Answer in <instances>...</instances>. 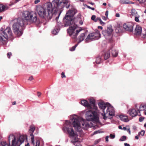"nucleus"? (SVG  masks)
<instances>
[{
	"label": "nucleus",
	"instance_id": "obj_37",
	"mask_svg": "<svg viewBox=\"0 0 146 146\" xmlns=\"http://www.w3.org/2000/svg\"><path fill=\"white\" fill-rule=\"evenodd\" d=\"M78 44H76L74 46H72L71 48H70V50L71 51H73L76 48V46H78Z\"/></svg>",
	"mask_w": 146,
	"mask_h": 146
},
{
	"label": "nucleus",
	"instance_id": "obj_60",
	"mask_svg": "<svg viewBox=\"0 0 146 146\" xmlns=\"http://www.w3.org/2000/svg\"><path fill=\"white\" fill-rule=\"evenodd\" d=\"M127 128L126 127H123L122 129L124 130H127Z\"/></svg>",
	"mask_w": 146,
	"mask_h": 146
},
{
	"label": "nucleus",
	"instance_id": "obj_16",
	"mask_svg": "<svg viewBox=\"0 0 146 146\" xmlns=\"http://www.w3.org/2000/svg\"><path fill=\"white\" fill-rule=\"evenodd\" d=\"M88 100L91 106L90 110H97L98 108L95 104L96 101L93 98H91L88 99Z\"/></svg>",
	"mask_w": 146,
	"mask_h": 146
},
{
	"label": "nucleus",
	"instance_id": "obj_44",
	"mask_svg": "<svg viewBox=\"0 0 146 146\" xmlns=\"http://www.w3.org/2000/svg\"><path fill=\"white\" fill-rule=\"evenodd\" d=\"M102 19L104 20H105V21H106L107 20V19H108V17H105V16H102Z\"/></svg>",
	"mask_w": 146,
	"mask_h": 146
},
{
	"label": "nucleus",
	"instance_id": "obj_63",
	"mask_svg": "<svg viewBox=\"0 0 146 146\" xmlns=\"http://www.w3.org/2000/svg\"><path fill=\"white\" fill-rule=\"evenodd\" d=\"M75 146H82L81 145H80V144H77Z\"/></svg>",
	"mask_w": 146,
	"mask_h": 146
},
{
	"label": "nucleus",
	"instance_id": "obj_2",
	"mask_svg": "<svg viewBox=\"0 0 146 146\" xmlns=\"http://www.w3.org/2000/svg\"><path fill=\"white\" fill-rule=\"evenodd\" d=\"M24 20L21 18H18L15 20V22L13 24V27L15 34L19 37L23 33V28L24 25Z\"/></svg>",
	"mask_w": 146,
	"mask_h": 146
},
{
	"label": "nucleus",
	"instance_id": "obj_23",
	"mask_svg": "<svg viewBox=\"0 0 146 146\" xmlns=\"http://www.w3.org/2000/svg\"><path fill=\"white\" fill-rule=\"evenodd\" d=\"M109 51L111 52V54L113 56L116 57L118 55V51L116 50L114 48H112L109 50Z\"/></svg>",
	"mask_w": 146,
	"mask_h": 146
},
{
	"label": "nucleus",
	"instance_id": "obj_17",
	"mask_svg": "<svg viewBox=\"0 0 146 146\" xmlns=\"http://www.w3.org/2000/svg\"><path fill=\"white\" fill-rule=\"evenodd\" d=\"M133 25L131 23H126L123 26L124 29L126 31L132 32L133 30Z\"/></svg>",
	"mask_w": 146,
	"mask_h": 146
},
{
	"label": "nucleus",
	"instance_id": "obj_19",
	"mask_svg": "<svg viewBox=\"0 0 146 146\" xmlns=\"http://www.w3.org/2000/svg\"><path fill=\"white\" fill-rule=\"evenodd\" d=\"M8 38L5 35L1 32L0 33V44H7Z\"/></svg>",
	"mask_w": 146,
	"mask_h": 146
},
{
	"label": "nucleus",
	"instance_id": "obj_8",
	"mask_svg": "<svg viewBox=\"0 0 146 146\" xmlns=\"http://www.w3.org/2000/svg\"><path fill=\"white\" fill-rule=\"evenodd\" d=\"M115 110L113 107L110 104L107 107V108L104 111V113L102 115L103 117V119L106 120L109 116H113L114 115Z\"/></svg>",
	"mask_w": 146,
	"mask_h": 146
},
{
	"label": "nucleus",
	"instance_id": "obj_45",
	"mask_svg": "<svg viewBox=\"0 0 146 146\" xmlns=\"http://www.w3.org/2000/svg\"><path fill=\"white\" fill-rule=\"evenodd\" d=\"M96 16L94 15H93L91 17V19L94 21L95 22V20H96Z\"/></svg>",
	"mask_w": 146,
	"mask_h": 146
},
{
	"label": "nucleus",
	"instance_id": "obj_1",
	"mask_svg": "<svg viewBox=\"0 0 146 146\" xmlns=\"http://www.w3.org/2000/svg\"><path fill=\"white\" fill-rule=\"evenodd\" d=\"M70 119L71 123L68 121H66L62 130L65 132H67L73 142H78V137H81L83 135L82 128L86 129L89 125L85 119L75 114L70 115Z\"/></svg>",
	"mask_w": 146,
	"mask_h": 146
},
{
	"label": "nucleus",
	"instance_id": "obj_52",
	"mask_svg": "<svg viewBox=\"0 0 146 146\" xmlns=\"http://www.w3.org/2000/svg\"><path fill=\"white\" fill-rule=\"evenodd\" d=\"M33 76H31L29 77V78L28 79V80H29V81H31L33 80Z\"/></svg>",
	"mask_w": 146,
	"mask_h": 146
},
{
	"label": "nucleus",
	"instance_id": "obj_24",
	"mask_svg": "<svg viewBox=\"0 0 146 146\" xmlns=\"http://www.w3.org/2000/svg\"><path fill=\"white\" fill-rule=\"evenodd\" d=\"M119 117L121 120L122 121L127 122L129 121L128 117L127 115L123 114H121L120 115Z\"/></svg>",
	"mask_w": 146,
	"mask_h": 146
},
{
	"label": "nucleus",
	"instance_id": "obj_4",
	"mask_svg": "<svg viewBox=\"0 0 146 146\" xmlns=\"http://www.w3.org/2000/svg\"><path fill=\"white\" fill-rule=\"evenodd\" d=\"M97 110H90L86 112L85 117L88 121H90L94 122H97L98 121V117L97 112Z\"/></svg>",
	"mask_w": 146,
	"mask_h": 146
},
{
	"label": "nucleus",
	"instance_id": "obj_42",
	"mask_svg": "<svg viewBox=\"0 0 146 146\" xmlns=\"http://www.w3.org/2000/svg\"><path fill=\"white\" fill-rule=\"evenodd\" d=\"M85 5L89 9H90L93 11H94L95 10V8H94L91 7H90V6H88L87 5Z\"/></svg>",
	"mask_w": 146,
	"mask_h": 146
},
{
	"label": "nucleus",
	"instance_id": "obj_59",
	"mask_svg": "<svg viewBox=\"0 0 146 146\" xmlns=\"http://www.w3.org/2000/svg\"><path fill=\"white\" fill-rule=\"evenodd\" d=\"M41 94V93L40 92H38L37 93V96H38L39 97V96H40Z\"/></svg>",
	"mask_w": 146,
	"mask_h": 146
},
{
	"label": "nucleus",
	"instance_id": "obj_62",
	"mask_svg": "<svg viewBox=\"0 0 146 146\" xmlns=\"http://www.w3.org/2000/svg\"><path fill=\"white\" fill-rule=\"evenodd\" d=\"M79 23L81 25H82L83 24V22H82V21H80L79 22Z\"/></svg>",
	"mask_w": 146,
	"mask_h": 146
},
{
	"label": "nucleus",
	"instance_id": "obj_56",
	"mask_svg": "<svg viewBox=\"0 0 146 146\" xmlns=\"http://www.w3.org/2000/svg\"><path fill=\"white\" fill-rule=\"evenodd\" d=\"M144 118L142 117H140L139 119V121L140 122H141L143 121L144 120Z\"/></svg>",
	"mask_w": 146,
	"mask_h": 146
},
{
	"label": "nucleus",
	"instance_id": "obj_27",
	"mask_svg": "<svg viewBox=\"0 0 146 146\" xmlns=\"http://www.w3.org/2000/svg\"><path fill=\"white\" fill-rule=\"evenodd\" d=\"M103 58L105 60H107L109 58L110 56V53L109 51L103 52V53L101 54Z\"/></svg>",
	"mask_w": 146,
	"mask_h": 146
},
{
	"label": "nucleus",
	"instance_id": "obj_30",
	"mask_svg": "<svg viewBox=\"0 0 146 146\" xmlns=\"http://www.w3.org/2000/svg\"><path fill=\"white\" fill-rule=\"evenodd\" d=\"M93 33L94 34V35L96 40L100 38V34L99 31L97 30L96 32Z\"/></svg>",
	"mask_w": 146,
	"mask_h": 146
},
{
	"label": "nucleus",
	"instance_id": "obj_29",
	"mask_svg": "<svg viewBox=\"0 0 146 146\" xmlns=\"http://www.w3.org/2000/svg\"><path fill=\"white\" fill-rule=\"evenodd\" d=\"M103 58L101 54H100L96 58V62L97 64H100L103 60Z\"/></svg>",
	"mask_w": 146,
	"mask_h": 146
},
{
	"label": "nucleus",
	"instance_id": "obj_7",
	"mask_svg": "<svg viewBox=\"0 0 146 146\" xmlns=\"http://www.w3.org/2000/svg\"><path fill=\"white\" fill-rule=\"evenodd\" d=\"M45 8L47 10L48 15H56L58 11V8L55 7L54 5L50 2L46 3L44 4Z\"/></svg>",
	"mask_w": 146,
	"mask_h": 146
},
{
	"label": "nucleus",
	"instance_id": "obj_20",
	"mask_svg": "<svg viewBox=\"0 0 146 146\" xmlns=\"http://www.w3.org/2000/svg\"><path fill=\"white\" fill-rule=\"evenodd\" d=\"M64 25H62L61 23H58L57 24V26L56 27L55 29L53 30L52 31V33L54 35H56L59 32L60 28L62 27Z\"/></svg>",
	"mask_w": 146,
	"mask_h": 146
},
{
	"label": "nucleus",
	"instance_id": "obj_35",
	"mask_svg": "<svg viewBox=\"0 0 146 146\" xmlns=\"http://www.w3.org/2000/svg\"><path fill=\"white\" fill-rule=\"evenodd\" d=\"M131 13L134 16L138 14L137 11L134 9H133L131 10Z\"/></svg>",
	"mask_w": 146,
	"mask_h": 146
},
{
	"label": "nucleus",
	"instance_id": "obj_28",
	"mask_svg": "<svg viewBox=\"0 0 146 146\" xmlns=\"http://www.w3.org/2000/svg\"><path fill=\"white\" fill-rule=\"evenodd\" d=\"M135 32L137 35L140 34L142 32L141 27L138 25H137L135 29Z\"/></svg>",
	"mask_w": 146,
	"mask_h": 146
},
{
	"label": "nucleus",
	"instance_id": "obj_18",
	"mask_svg": "<svg viewBox=\"0 0 146 146\" xmlns=\"http://www.w3.org/2000/svg\"><path fill=\"white\" fill-rule=\"evenodd\" d=\"M110 104L108 103H105L103 102H99L98 104L100 108L102 111L103 113L107 108V107Z\"/></svg>",
	"mask_w": 146,
	"mask_h": 146
},
{
	"label": "nucleus",
	"instance_id": "obj_48",
	"mask_svg": "<svg viewBox=\"0 0 146 146\" xmlns=\"http://www.w3.org/2000/svg\"><path fill=\"white\" fill-rule=\"evenodd\" d=\"M109 137V136H108V135L106 137L105 139H106V142H108V141H109V140H108Z\"/></svg>",
	"mask_w": 146,
	"mask_h": 146
},
{
	"label": "nucleus",
	"instance_id": "obj_15",
	"mask_svg": "<svg viewBox=\"0 0 146 146\" xmlns=\"http://www.w3.org/2000/svg\"><path fill=\"white\" fill-rule=\"evenodd\" d=\"M1 32L8 39L11 38L13 36L12 31L9 27H7Z\"/></svg>",
	"mask_w": 146,
	"mask_h": 146
},
{
	"label": "nucleus",
	"instance_id": "obj_46",
	"mask_svg": "<svg viewBox=\"0 0 146 146\" xmlns=\"http://www.w3.org/2000/svg\"><path fill=\"white\" fill-rule=\"evenodd\" d=\"M126 127H127V131L129 132V134H131L130 131V128L129 127V126H127Z\"/></svg>",
	"mask_w": 146,
	"mask_h": 146
},
{
	"label": "nucleus",
	"instance_id": "obj_5",
	"mask_svg": "<svg viewBox=\"0 0 146 146\" xmlns=\"http://www.w3.org/2000/svg\"><path fill=\"white\" fill-rule=\"evenodd\" d=\"M82 30L81 27H78L76 25L74 24L67 29V32L72 38L75 39L78 33Z\"/></svg>",
	"mask_w": 146,
	"mask_h": 146
},
{
	"label": "nucleus",
	"instance_id": "obj_55",
	"mask_svg": "<svg viewBox=\"0 0 146 146\" xmlns=\"http://www.w3.org/2000/svg\"><path fill=\"white\" fill-rule=\"evenodd\" d=\"M105 15L107 17H108V11H106L105 13Z\"/></svg>",
	"mask_w": 146,
	"mask_h": 146
},
{
	"label": "nucleus",
	"instance_id": "obj_12",
	"mask_svg": "<svg viewBox=\"0 0 146 146\" xmlns=\"http://www.w3.org/2000/svg\"><path fill=\"white\" fill-rule=\"evenodd\" d=\"M36 10L38 15L41 17L44 18L47 16L46 9L42 6H37Z\"/></svg>",
	"mask_w": 146,
	"mask_h": 146
},
{
	"label": "nucleus",
	"instance_id": "obj_39",
	"mask_svg": "<svg viewBox=\"0 0 146 146\" xmlns=\"http://www.w3.org/2000/svg\"><path fill=\"white\" fill-rule=\"evenodd\" d=\"M145 131L144 130H142L141 132L139 133V135H141L142 136H143L145 134Z\"/></svg>",
	"mask_w": 146,
	"mask_h": 146
},
{
	"label": "nucleus",
	"instance_id": "obj_40",
	"mask_svg": "<svg viewBox=\"0 0 146 146\" xmlns=\"http://www.w3.org/2000/svg\"><path fill=\"white\" fill-rule=\"evenodd\" d=\"M109 137H110L111 139H113L115 138V135L114 134H110Z\"/></svg>",
	"mask_w": 146,
	"mask_h": 146
},
{
	"label": "nucleus",
	"instance_id": "obj_22",
	"mask_svg": "<svg viewBox=\"0 0 146 146\" xmlns=\"http://www.w3.org/2000/svg\"><path fill=\"white\" fill-rule=\"evenodd\" d=\"M81 104L83 106L87 108L89 110H90L91 105L88 102L85 100H82L81 101Z\"/></svg>",
	"mask_w": 146,
	"mask_h": 146
},
{
	"label": "nucleus",
	"instance_id": "obj_3",
	"mask_svg": "<svg viewBox=\"0 0 146 146\" xmlns=\"http://www.w3.org/2000/svg\"><path fill=\"white\" fill-rule=\"evenodd\" d=\"M22 16L24 19L31 23H35L38 20L36 15L33 12L25 11L22 13Z\"/></svg>",
	"mask_w": 146,
	"mask_h": 146
},
{
	"label": "nucleus",
	"instance_id": "obj_13",
	"mask_svg": "<svg viewBox=\"0 0 146 146\" xmlns=\"http://www.w3.org/2000/svg\"><path fill=\"white\" fill-rule=\"evenodd\" d=\"M139 110H137L134 108H131L129 109L127 111V113L132 117H135L137 115L139 116H141L142 113L139 112Z\"/></svg>",
	"mask_w": 146,
	"mask_h": 146
},
{
	"label": "nucleus",
	"instance_id": "obj_50",
	"mask_svg": "<svg viewBox=\"0 0 146 146\" xmlns=\"http://www.w3.org/2000/svg\"><path fill=\"white\" fill-rule=\"evenodd\" d=\"M99 21L100 22V24H101L102 25H105V23L103 22L102 21V20H100V21Z\"/></svg>",
	"mask_w": 146,
	"mask_h": 146
},
{
	"label": "nucleus",
	"instance_id": "obj_10",
	"mask_svg": "<svg viewBox=\"0 0 146 146\" xmlns=\"http://www.w3.org/2000/svg\"><path fill=\"white\" fill-rule=\"evenodd\" d=\"M60 2V0H54L53 1V4L55 7H57L58 10L61 9L64 7L65 5L68 3L67 0H62Z\"/></svg>",
	"mask_w": 146,
	"mask_h": 146
},
{
	"label": "nucleus",
	"instance_id": "obj_31",
	"mask_svg": "<svg viewBox=\"0 0 146 146\" xmlns=\"http://www.w3.org/2000/svg\"><path fill=\"white\" fill-rule=\"evenodd\" d=\"M85 33H84L81 34L79 38V41L78 42V44L84 40L85 37Z\"/></svg>",
	"mask_w": 146,
	"mask_h": 146
},
{
	"label": "nucleus",
	"instance_id": "obj_64",
	"mask_svg": "<svg viewBox=\"0 0 146 146\" xmlns=\"http://www.w3.org/2000/svg\"><path fill=\"white\" fill-rule=\"evenodd\" d=\"M25 146H30L29 143H27V144Z\"/></svg>",
	"mask_w": 146,
	"mask_h": 146
},
{
	"label": "nucleus",
	"instance_id": "obj_6",
	"mask_svg": "<svg viewBox=\"0 0 146 146\" xmlns=\"http://www.w3.org/2000/svg\"><path fill=\"white\" fill-rule=\"evenodd\" d=\"M75 14V11L72 10H69L67 12L63 19L64 21L65 22L64 27L68 26L71 24L73 17Z\"/></svg>",
	"mask_w": 146,
	"mask_h": 146
},
{
	"label": "nucleus",
	"instance_id": "obj_21",
	"mask_svg": "<svg viewBox=\"0 0 146 146\" xmlns=\"http://www.w3.org/2000/svg\"><path fill=\"white\" fill-rule=\"evenodd\" d=\"M140 111L139 112L142 114H145L146 115V105L141 104L139 106Z\"/></svg>",
	"mask_w": 146,
	"mask_h": 146
},
{
	"label": "nucleus",
	"instance_id": "obj_43",
	"mask_svg": "<svg viewBox=\"0 0 146 146\" xmlns=\"http://www.w3.org/2000/svg\"><path fill=\"white\" fill-rule=\"evenodd\" d=\"M143 36H146V29H144L143 31Z\"/></svg>",
	"mask_w": 146,
	"mask_h": 146
},
{
	"label": "nucleus",
	"instance_id": "obj_49",
	"mask_svg": "<svg viewBox=\"0 0 146 146\" xmlns=\"http://www.w3.org/2000/svg\"><path fill=\"white\" fill-rule=\"evenodd\" d=\"M139 2L141 3H143L146 1V0H138Z\"/></svg>",
	"mask_w": 146,
	"mask_h": 146
},
{
	"label": "nucleus",
	"instance_id": "obj_41",
	"mask_svg": "<svg viewBox=\"0 0 146 146\" xmlns=\"http://www.w3.org/2000/svg\"><path fill=\"white\" fill-rule=\"evenodd\" d=\"M61 11H60L58 13V16L57 17H56V21H57V20H58V19L59 18V17L60 14H61Z\"/></svg>",
	"mask_w": 146,
	"mask_h": 146
},
{
	"label": "nucleus",
	"instance_id": "obj_36",
	"mask_svg": "<svg viewBox=\"0 0 146 146\" xmlns=\"http://www.w3.org/2000/svg\"><path fill=\"white\" fill-rule=\"evenodd\" d=\"M135 18V21L137 22H139V18L140 17V16L138 14L137 15L134 16Z\"/></svg>",
	"mask_w": 146,
	"mask_h": 146
},
{
	"label": "nucleus",
	"instance_id": "obj_61",
	"mask_svg": "<svg viewBox=\"0 0 146 146\" xmlns=\"http://www.w3.org/2000/svg\"><path fill=\"white\" fill-rule=\"evenodd\" d=\"M98 28L99 29H101V30H102L103 29V27H102L101 26H99L98 27Z\"/></svg>",
	"mask_w": 146,
	"mask_h": 146
},
{
	"label": "nucleus",
	"instance_id": "obj_34",
	"mask_svg": "<svg viewBox=\"0 0 146 146\" xmlns=\"http://www.w3.org/2000/svg\"><path fill=\"white\" fill-rule=\"evenodd\" d=\"M0 146H10L9 143H7L5 141H3L0 142Z\"/></svg>",
	"mask_w": 146,
	"mask_h": 146
},
{
	"label": "nucleus",
	"instance_id": "obj_9",
	"mask_svg": "<svg viewBox=\"0 0 146 146\" xmlns=\"http://www.w3.org/2000/svg\"><path fill=\"white\" fill-rule=\"evenodd\" d=\"M35 130V128L34 126L31 125L29 127V132L30 133L31 143L33 146H39L40 142L39 141L37 140L35 143L34 142V136L33 133Z\"/></svg>",
	"mask_w": 146,
	"mask_h": 146
},
{
	"label": "nucleus",
	"instance_id": "obj_14",
	"mask_svg": "<svg viewBox=\"0 0 146 146\" xmlns=\"http://www.w3.org/2000/svg\"><path fill=\"white\" fill-rule=\"evenodd\" d=\"M11 139H12V146H20L17 137H15L13 134H11L9 137L8 140L9 142Z\"/></svg>",
	"mask_w": 146,
	"mask_h": 146
},
{
	"label": "nucleus",
	"instance_id": "obj_58",
	"mask_svg": "<svg viewBox=\"0 0 146 146\" xmlns=\"http://www.w3.org/2000/svg\"><path fill=\"white\" fill-rule=\"evenodd\" d=\"M124 145L125 146H130L129 144H128L127 143H124Z\"/></svg>",
	"mask_w": 146,
	"mask_h": 146
},
{
	"label": "nucleus",
	"instance_id": "obj_51",
	"mask_svg": "<svg viewBox=\"0 0 146 146\" xmlns=\"http://www.w3.org/2000/svg\"><path fill=\"white\" fill-rule=\"evenodd\" d=\"M61 75H62V78H63L66 77V76L64 74V72H62L61 73Z\"/></svg>",
	"mask_w": 146,
	"mask_h": 146
},
{
	"label": "nucleus",
	"instance_id": "obj_11",
	"mask_svg": "<svg viewBox=\"0 0 146 146\" xmlns=\"http://www.w3.org/2000/svg\"><path fill=\"white\" fill-rule=\"evenodd\" d=\"M113 31L111 27H108L107 30L102 31V34L106 39L111 41L112 37L111 33Z\"/></svg>",
	"mask_w": 146,
	"mask_h": 146
},
{
	"label": "nucleus",
	"instance_id": "obj_47",
	"mask_svg": "<svg viewBox=\"0 0 146 146\" xmlns=\"http://www.w3.org/2000/svg\"><path fill=\"white\" fill-rule=\"evenodd\" d=\"M12 54L11 52H9L7 54V57L9 58H10V56H11Z\"/></svg>",
	"mask_w": 146,
	"mask_h": 146
},
{
	"label": "nucleus",
	"instance_id": "obj_53",
	"mask_svg": "<svg viewBox=\"0 0 146 146\" xmlns=\"http://www.w3.org/2000/svg\"><path fill=\"white\" fill-rule=\"evenodd\" d=\"M101 20V19L100 18H99V17H98V18H97L96 19V20H95V22H97V21H100Z\"/></svg>",
	"mask_w": 146,
	"mask_h": 146
},
{
	"label": "nucleus",
	"instance_id": "obj_38",
	"mask_svg": "<svg viewBox=\"0 0 146 146\" xmlns=\"http://www.w3.org/2000/svg\"><path fill=\"white\" fill-rule=\"evenodd\" d=\"M126 139V137L125 136H122L120 139L119 140L121 141H125Z\"/></svg>",
	"mask_w": 146,
	"mask_h": 146
},
{
	"label": "nucleus",
	"instance_id": "obj_33",
	"mask_svg": "<svg viewBox=\"0 0 146 146\" xmlns=\"http://www.w3.org/2000/svg\"><path fill=\"white\" fill-rule=\"evenodd\" d=\"M7 8L4 5L2 4H0V12H2L7 10Z\"/></svg>",
	"mask_w": 146,
	"mask_h": 146
},
{
	"label": "nucleus",
	"instance_id": "obj_32",
	"mask_svg": "<svg viewBox=\"0 0 146 146\" xmlns=\"http://www.w3.org/2000/svg\"><path fill=\"white\" fill-rule=\"evenodd\" d=\"M120 3L122 4H133L134 3H133L128 0H121L119 1Z\"/></svg>",
	"mask_w": 146,
	"mask_h": 146
},
{
	"label": "nucleus",
	"instance_id": "obj_54",
	"mask_svg": "<svg viewBox=\"0 0 146 146\" xmlns=\"http://www.w3.org/2000/svg\"><path fill=\"white\" fill-rule=\"evenodd\" d=\"M40 0H35V4H37L40 2Z\"/></svg>",
	"mask_w": 146,
	"mask_h": 146
},
{
	"label": "nucleus",
	"instance_id": "obj_25",
	"mask_svg": "<svg viewBox=\"0 0 146 146\" xmlns=\"http://www.w3.org/2000/svg\"><path fill=\"white\" fill-rule=\"evenodd\" d=\"M17 138L20 145L26 139V137L24 135H21L19 137H17Z\"/></svg>",
	"mask_w": 146,
	"mask_h": 146
},
{
	"label": "nucleus",
	"instance_id": "obj_26",
	"mask_svg": "<svg viewBox=\"0 0 146 146\" xmlns=\"http://www.w3.org/2000/svg\"><path fill=\"white\" fill-rule=\"evenodd\" d=\"M94 34H93V33L89 34L85 39V41L86 42H88L90 40H96L95 39V38L94 36Z\"/></svg>",
	"mask_w": 146,
	"mask_h": 146
},
{
	"label": "nucleus",
	"instance_id": "obj_57",
	"mask_svg": "<svg viewBox=\"0 0 146 146\" xmlns=\"http://www.w3.org/2000/svg\"><path fill=\"white\" fill-rule=\"evenodd\" d=\"M115 16L117 17H120L119 14V13H117L116 14Z\"/></svg>",
	"mask_w": 146,
	"mask_h": 146
}]
</instances>
